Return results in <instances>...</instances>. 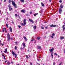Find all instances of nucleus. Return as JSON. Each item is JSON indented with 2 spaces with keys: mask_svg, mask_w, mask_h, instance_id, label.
Here are the masks:
<instances>
[{
  "mask_svg": "<svg viewBox=\"0 0 65 65\" xmlns=\"http://www.w3.org/2000/svg\"><path fill=\"white\" fill-rule=\"evenodd\" d=\"M12 24H14V22H12Z\"/></svg>",
  "mask_w": 65,
  "mask_h": 65,
  "instance_id": "nucleus-50",
  "label": "nucleus"
},
{
  "mask_svg": "<svg viewBox=\"0 0 65 65\" xmlns=\"http://www.w3.org/2000/svg\"><path fill=\"white\" fill-rule=\"evenodd\" d=\"M41 29H44V28L43 27L41 26Z\"/></svg>",
  "mask_w": 65,
  "mask_h": 65,
  "instance_id": "nucleus-28",
  "label": "nucleus"
},
{
  "mask_svg": "<svg viewBox=\"0 0 65 65\" xmlns=\"http://www.w3.org/2000/svg\"><path fill=\"white\" fill-rule=\"evenodd\" d=\"M23 23H21L20 24L22 26H25L26 25V20L25 19L23 20Z\"/></svg>",
  "mask_w": 65,
  "mask_h": 65,
  "instance_id": "nucleus-1",
  "label": "nucleus"
},
{
  "mask_svg": "<svg viewBox=\"0 0 65 65\" xmlns=\"http://www.w3.org/2000/svg\"><path fill=\"white\" fill-rule=\"evenodd\" d=\"M1 10H0V14H1Z\"/></svg>",
  "mask_w": 65,
  "mask_h": 65,
  "instance_id": "nucleus-54",
  "label": "nucleus"
},
{
  "mask_svg": "<svg viewBox=\"0 0 65 65\" xmlns=\"http://www.w3.org/2000/svg\"><path fill=\"white\" fill-rule=\"evenodd\" d=\"M54 35H55V34L53 33V34H52V36H54Z\"/></svg>",
  "mask_w": 65,
  "mask_h": 65,
  "instance_id": "nucleus-32",
  "label": "nucleus"
},
{
  "mask_svg": "<svg viewBox=\"0 0 65 65\" xmlns=\"http://www.w3.org/2000/svg\"><path fill=\"white\" fill-rule=\"evenodd\" d=\"M11 2L12 3V5L14 6L15 8H17V6L15 4V3L13 1H12Z\"/></svg>",
  "mask_w": 65,
  "mask_h": 65,
  "instance_id": "nucleus-3",
  "label": "nucleus"
},
{
  "mask_svg": "<svg viewBox=\"0 0 65 65\" xmlns=\"http://www.w3.org/2000/svg\"><path fill=\"white\" fill-rule=\"evenodd\" d=\"M59 2H60V3H61L62 2V1L60 0L59 1Z\"/></svg>",
  "mask_w": 65,
  "mask_h": 65,
  "instance_id": "nucleus-30",
  "label": "nucleus"
},
{
  "mask_svg": "<svg viewBox=\"0 0 65 65\" xmlns=\"http://www.w3.org/2000/svg\"><path fill=\"white\" fill-rule=\"evenodd\" d=\"M2 56H3L4 57H5V56H4V55H3V54L2 55Z\"/></svg>",
  "mask_w": 65,
  "mask_h": 65,
  "instance_id": "nucleus-48",
  "label": "nucleus"
},
{
  "mask_svg": "<svg viewBox=\"0 0 65 65\" xmlns=\"http://www.w3.org/2000/svg\"><path fill=\"white\" fill-rule=\"evenodd\" d=\"M11 40H13V38L12 37H11Z\"/></svg>",
  "mask_w": 65,
  "mask_h": 65,
  "instance_id": "nucleus-45",
  "label": "nucleus"
},
{
  "mask_svg": "<svg viewBox=\"0 0 65 65\" xmlns=\"http://www.w3.org/2000/svg\"><path fill=\"white\" fill-rule=\"evenodd\" d=\"M2 46H3V45H4V44H2Z\"/></svg>",
  "mask_w": 65,
  "mask_h": 65,
  "instance_id": "nucleus-53",
  "label": "nucleus"
},
{
  "mask_svg": "<svg viewBox=\"0 0 65 65\" xmlns=\"http://www.w3.org/2000/svg\"><path fill=\"white\" fill-rule=\"evenodd\" d=\"M64 27H65V25H63L62 26V28H63Z\"/></svg>",
  "mask_w": 65,
  "mask_h": 65,
  "instance_id": "nucleus-34",
  "label": "nucleus"
},
{
  "mask_svg": "<svg viewBox=\"0 0 65 65\" xmlns=\"http://www.w3.org/2000/svg\"><path fill=\"white\" fill-rule=\"evenodd\" d=\"M51 37H52V38H54V37H53V36H51Z\"/></svg>",
  "mask_w": 65,
  "mask_h": 65,
  "instance_id": "nucleus-33",
  "label": "nucleus"
},
{
  "mask_svg": "<svg viewBox=\"0 0 65 65\" xmlns=\"http://www.w3.org/2000/svg\"><path fill=\"white\" fill-rule=\"evenodd\" d=\"M30 14H32V11H30Z\"/></svg>",
  "mask_w": 65,
  "mask_h": 65,
  "instance_id": "nucleus-41",
  "label": "nucleus"
},
{
  "mask_svg": "<svg viewBox=\"0 0 65 65\" xmlns=\"http://www.w3.org/2000/svg\"><path fill=\"white\" fill-rule=\"evenodd\" d=\"M39 58H41V57H40V56H39Z\"/></svg>",
  "mask_w": 65,
  "mask_h": 65,
  "instance_id": "nucleus-56",
  "label": "nucleus"
},
{
  "mask_svg": "<svg viewBox=\"0 0 65 65\" xmlns=\"http://www.w3.org/2000/svg\"><path fill=\"white\" fill-rule=\"evenodd\" d=\"M4 29H3L2 30V32H4Z\"/></svg>",
  "mask_w": 65,
  "mask_h": 65,
  "instance_id": "nucleus-40",
  "label": "nucleus"
},
{
  "mask_svg": "<svg viewBox=\"0 0 65 65\" xmlns=\"http://www.w3.org/2000/svg\"><path fill=\"white\" fill-rule=\"evenodd\" d=\"M11 63H12V64H13V62L12 61L11 62Z\"/></svg>",
  "mask_w": 65,
  "mask_h": 65,
  "instance_id": "nucleus-51",
  "label": "nucleus"
},
{
  "mask_svg": "<svg viewBox=\"0 0 65 65\" xmlns=\"http://www.w3.org/2000/svg\"><path fill=\"white\" fill-rule=\"evenodd\" d=\"M26 57L27 59H29V57H28V55H26Z\"/></svg>",
  "mask_w": 65,
  "mask_h": 65,
  "instance_id": "nucleus-22",
  "label": "nucleus"
},
{
  "mask_svg": "<svg viewBox=\"0 0 65 65\" xmlns=\"http://www.w3.org/2000/svg\"><path fill=\"white\" fill-rule=\"evenodd\" d=\"M48 27H45V29H47V28H48Z\"/></svg>",
  "mask_w": 65,
  "mask_h": 65,
  "instance_id": "nucleus-36",
  "label": "nucleus"
},
{
  "mask_svg": "<svg viewBox=\"0 0 65 65\" xmlns=\"http://www.w3.org/2000/svg\"><path fill=\"white\" fill-rule=\"evenodd\" d=\"M37 14H38V13H35V14H34V15L35 17V16H36L37 15Z\"/></svg>",
  "mask_w": 65,
  "mask_h": 65,
  "instance_id": "nucleus-19",
  "label": "nucleus"
},
{
  "mask_svg": "<svg viewBox=\"0 0 65 65\" xmlns=\"http://www.w3.org/2000/svg\"><path fill=\"white\" fill-rule=\"evenodd\" d=\"M36 22H37V20L36 21Z\"/></svg>",
  "mask_w": 65,
  "mask_h": 65,
  "instance_id": "nucleus-64",
  "label": "nucleus"
},
{
  "mask_svg": "<svg viewBox=\"0 0 65 65\" xmlns=\"http://www.w3.org/2000/svg\"><path fill=\"white\" fill-rule=\"evenodd\" d=\"M6 27L7 28H8V24H6Z\"/></svg>",
  "mask_w": 65,
  "mask_h": 65,
  "instance_id": "nucleus-25",
  "label": "nucleus"
},
{
  "mask_svg": "<svg viewBox=\"0 0 65 65\" xmlns=\"http://www.w3.org/2000/svg\"><path fill=\"white\" fill-rule=\"evenodd\" d=\"M64 25H65V22L64 23Z\"/></svg>",
  "mask_w": 65,
  "mask_h": 65,
  "instance_id": "nucleus-63",
  "label": "nucleus"
},
{
  "mask_svg": "<svg viewBox=\"0 0 65 65\" xmlns=\"http://www.w3.org/2000/svg\"><path fill=\"white\" fill-rule=\"evenodd\" d=\"M37 60L38 61H39V60L38 59Z\"/></svg>",
  "mask_w": 65,
  "mask_h": 65,
  "instance_id": "nucleus-61",
  "label": "nucleus"
},
{
  "mask_svg": "<svg viewBox=\"0 0 65 65\" xmlns=\"http://www.w3.org/2000/svg\"><path fill=\"white\" fill-rule=\"evenodd\" d=\"M33 28L34 29V30H35L36 29V26L35 25V26H34Z\"/></svg>",
  "mask_w": 65,
  "mask_h": 65,
  "instance_id": "nucleus-13",
  "label": "nucleus"
},
{
  "mask_svg": "<svg viewBox=\"0 0 65 65\" xmlns=\"http://www.w3.org/2000/svg\"><path fill=\"white\" fill-rule=\"evenodd\" d=\"M62 62H61L59 64V65H61L62 64Z\"/></svg>",
  "mask_w": 65,
  "mask_h": 65,
  "instance_id": "nucleus-38",
  "label": "nucleus"
},
{
  "mask_svg": "<svg viewBox=\"0 0 65 65\" xmlns=\"http://www.w3.org/2000/svg\"><path fill=\"white\" fill-rule=\"evenodd\" d=\"M20 1H21V2H23V3H24V0H21Z\"/></svg>",
  "mask_w": 65,
  "mask_h": 65,
  "instance_id": "nucleus-24",
  "label": "nucleus"
},
{
  "mask_svg": "<svg viewBox=\"0 0 65 65\" xmlns=\"http://www.w3.org/2000/svg\"><path fill=\"white\" fill-rule=\"evenodd\" d=\"M8 7L9 8V11H11V10H12V9L11 8V6H10V5H9L8 6Z\"/></svg>",
  "mask_w": 65,
  "mask_h": 65,
  "instance_id": "nucleus-7",
  "label": "nucleus"
},
{
  "mask_svg": "<svg viewBox=\"0 0 65 65\" xmlns=\"http://www.w3.org/2000/svg\"><path fill=\"white\" fill-rule=\"evenodd\" d=\"M12 54L13 55V56H15V58H17V54H16L13 51H12Z\"/></svg>",
  "mask_w": 65,
  "mask_h": 65,
  "instance_id": "nucleus-5",
  "label": "nucleus"
},
{
  "mask_svg": "<svg viewBox=\"0 0 65 65\" xmlns=\"http://www.w3.org/2000/svg\"><path fill=\"white\" fill-rule=\"evenodd\" d=\"M55 62H53V65H55Z\"/></svg>",
  "mask_w": 65,
  "mask_h": 65,
  "instance_id": "nucleus-49",
  "label": "nucleus"
},
{
  "mask_svg": "<svg viewBox=\"0 0 65 65\" xmlns=\"http://www.w3.org/2000/svg\"><path fill=\"white\" fill-rule=\"evenodd\" d=\"M17 48V47L16 46H15V50H16Z\"/></svg>",
  "mask_w": 65,
  "mask_h": 65,
  "instance_id": "nucleus-35",
  "label": "nucleus"
},
{
  "mask_svg": "<svg viewBox=\"0 0 65 65\" xmlns=\"http://www.w3.org/2000/svg\"><path fill=\"white\" fill-rule=\"evenodd\" d=\"M29 57L30 58V57H31V56L30 55H29Z\"/></svg>",
  "mask_w": 65,
  "mask_h": 65,
  "instance_id": "nucleus-58",
  "label": "nucleus"
},
{
  "mask_svg": "<svg viewBox=\"0 0 65 65\" xmlns=\"http://www.w3.org/2000/svg\"><path fill=\"white\" fill-rule=\"evenodd\" d=\"M4 2H6V0H4Z\"/></svg>",
  "mask_w": 65,
  "mask_h": 65,
  "instance_id": "nucleus-55",
  "label": "nucleus"
},
{
  "mask_svg": "<svg viewBox=\"0 0 65 65\" xmlns=\"http://www.w3.org/2000/svg\"><path fill=\"white\" fill-rule=\"evenodd\" d=\"M15 43H16V45H17L18 44V42H16Z\"/></svg>",
  "mask_w": 65,
  "mask_h": 65,
  "instance_id": "nucleus-37",
  "label": "nucleus"
},
{
  "mask_svg": "<svg viewBox=\"0 0 65 65\" xmlns=\"http://www.w3.org/2000/svg\"><path fill=\"white\" fill-rule=\"evenodd\" d=\"M23 48H25V47L26 46L25 45V43H23Z\"/></svg>",
  "mask_w": 65,
  "mask_h": 65,
  "instance_id": "nucleus-15",
  "label": "nucleus"
},
{
  "mask_svg": "<svg viewBox=\"0 0 65 65\" xmlns=\"http://www.w3.org/2000/svg\"><path fill=\"white\" fill-rule=\"evenodd\" d=\"M33 40H34V39L32 40H31V41H33Z\"/></svg>",
  "mask_w": 65,
  "mask_h": 65,
  "instance_id": "nucleus-47",
  "label": "nucleus"
},
{
  "mask_svg": "<svg viewBox=\"0 0 65 65\" xmlns=\"http://www.w3.org/2000/svg\"><path fill=\"white\" fill-rule=\"evenodd\" d=\"M15 16H16V17H17V14H15Z\"/></svg>",
  "mask_w": 65,
  "mask_h": 65,
  "instance_id": "nucleus-52",
  "label": "nucleus"
},
{
  "mask_svg": "<svg viewBox=\"0 0 65 65\" xmlns=\"http://www.w3.org/2000/svg\"><path fill=\"white\" fill-rule=\"evenodd\" d=\"M65 27H64V28H63V31H64V30H65Z\"/></svg>",
  "mask_w": 65,
  "mask_h": 65,
  "instance_id": "nucleus-31",
  "label": "nucleus"
},
{
  "mask_svg": "<svg viewBox=\"0 0 65 65\" xmlns=\"http://www.w3.org/2000/svg\"><path fill=\"white\" fill-rule=\"evenodd\" d=\"M9 29L10 32H12V28H11V27H10Z\"/></svg>",
  "mask_w": 65,
  "mask_h": 65,
  "instance_id": "nucleus-14",
  "label": "nucleus"
},
{
  "mask_svg": "<svg viewBox=\"0 0 65 65\" xmlns=\"http://www.w3.org/2000/svg\"><path fill=\"white\" fill-rule=\"evenodd\" d=\"M60 7L61 8H63V5H62L61 4L60 5Z\"/></svg>",
  "mask_w": 65,
  "mask_h": 65,
  "instance_id": "nucleus-21",
  "label": "nucleus"
},
{
  "mask_svg": "<svg viewBox=\"0 0 65 65\" xmlns=\"http://www.w3.org/2000/svg\"><path fill=\"white\" fill-rule=\"evenodd\" d=\"M7 41H9L11 39L9 34L8 33L7 34Z\"/></svg>",
  "mask_w": 65,
  "mask_h": 65,
  "instance_id": "nucleus-4",
  "label": "nucleus"
},
{
  "mask_svg": "<svg viewBox=\"0 0 65 65\" xmlns=\"http://www.w3.org/2000/svg\"><path fill=\"white\" fill-rule=\"evenodd\" d=\"M6 20H8V18H6Z\"/></svg>",
  "mask_w": 65,
  "mask_h": 65,
  "instance_id": "nucleus-59",
  "label": "nucleus"
},
{
  "mask_svg": "<svg viewBox=\"0 0 65 65\" xmlns=\"http://www.w3.org/2000/svg\"><path fill=\"white\" fill-rule=\"evenodd\" d=\"M41 4L42 5V6L43 7V6H44V4H43V3H41Z\"/></svg>",
  "mask_w": 65,
  "mask_h": 65,
  "instance_id": "nucleus-18",
  "label": "nucleus"
},
{
  "mask_svg": "<svg viewBox=\"0 0 65 65\" xmlns=\"http://www.w3.org/2000/svg\"><path fill=\"white\" fill-rule=\"evenodd\" d=\"M30 65H32V62H30Z\"/></svg>",
  "mask_w": 65,
  "mask_h": 65,
  "instance_id": "nucleus-44",
  "label": "nucleus"
},
{
  "mask_svg": "<svg viewBox=\"0 0 65 65\" xmlns=\"http://www.w3.org/2000/svg\"><path fill=\"white\" fill-rule=\"evenodd\" d=\"M23 38H24V39H25V40L26 39V40L27 39V38H26V37L25 36Z\"/></svg>",
  "mask_w": 65,
  "mask_h": 65,
  "instance_id": "nucleus-23",
  "label": "nucleus"
},
{
  "mask_svg": "<svg viewBox=\"0 0 65 65\" xmlns=\"http://www.w3.org/2000/svg\"><path fill=\"white\" fill-rule=\"evenodd\" d=\"M40 37H37V40H39L40 39Z\"/></svg>",
  "mask_w": 65,
  "mask_h": 65,
  "instance_id": "nucleus-12",
  "label": "nucleus"
},
{
  "mask_svg": "<svg viewBox=\"0 0 65 65\" xmlns=\"http://www.w3.org/2000/svg\"><path fill=\"white\" fill-rule=\"evenodd\" d=\"M25 41H27V40L26 39H25Z\"/></svg>",
  "mask_w": 65,
  "mask_h": 65,
  "instance_id": "nucleus-57",
  "label": "nucleus"
},
{
  "mask_svg": "<svg viewBox=\"0 0 65 65\" xmlns=\"http://www.w3.org/2000/svg\"><path fill=\"white\" fill-rule=\"evenodd\" d=\"M4 60H6V59H5V56H4Z\"/></svg>",
  "mask_w": 65,
  "mask_h": 65,
  "instance_id": "nucleus-43",
  "label": "nucleus"
},
{
  "mask_svg": "<svg viewBox=\"0 0 65 65\" xmlns=\"http://www.w3.org/2000/svg\"><path fill=\"white\" fill-rule=\"evenodd\" d=\"M54 55H56V56H57V55H58V54H57V53H54Z\"/></svg>",
  "mask_w": 65,
  "mask_h": 65,
  "instance_id": "nucleus-29",
  "label": "nucleus"
},
{
  "mask_svg": "<svg viewBox=\"0 0 65 65\" xmlns=\"http://www.w3.org/2000/svg\"><path fill=\"white\" fill-rule=\"evenodd\" d=\"M7 62V60L5 61V63H6Z\"/></svg>",
  "mask_w": 65,
  "mask_h": 65,
  "instance_id": "nucleus-42",
  "label": "nucleus"
},
{
  "mask_svg": "<svg viewBox=\"0 0 65 65\" xmlns=\"http://www.w3.org/2000/svg\"><path fill=\"white\" fill-rule=\"evenodd\" d=\"M4 29H5V31L6 32H7V31H6V28H4Z\"/></svg>",
  "mask_w": 65,
  "mask_h": 65,
  "instance_id": "nucleus-26",
  "label": "nucleus"
},
{
  "mask_svg": "<svg viewBox=\"0 0 65 65\" xmlns=\"http://www.w3.org/2000/svg\"><path fill=\"white\" fill-rule=\"evenodd\" d=\"M18 27L19 28H21V26L19 25Z\"/></svg>",
  "mask_w": 65,
  "mask_h": 65,
  "instance_id": "nucleus-39",
  "label": "nucleus"
},
{
  "mask_svg": "<svg viewBox=\"0 0 65 65\" xmlns=\"http://www.w3.org/2000/svg\"><path fill=\"white\" fill-rule=\"evenodd\" d=\"M52 1V0H49V2H51Z\"/></svg>",
  "mask_w": 65,
  "mask_h": 65,
  "instance_id": "nucleus-46",
  "label": "nucleus"
},
{
  "mask_svg": "<svg viewBox=\"0 0 65 65\" xmlns=\"http://www.w3.org/2000/svg\"><path fill=\"white\" fill-rule=\"evenodd\" d=\"M54 50V48H52L51 50L50 49L49 51H50V53L51 52V56L52 57V59L53 58V51Z\"/></svg>",
  "mask_w": 65,
  "mask_h": 65,
  "instance_id": "nucleus-2",
  "label": "nucleus"
},
{
  "mask_svg": "<svg viewBox=\"0 0 65 65\" xmlns=\"http://www.w3.org/2000/svg\"><path fill=\"white\" fill-rule=\"evenodd\" d=\"M7 64L8 65H10V62H9V61H8L7 62Z\"/></svg>",
  "mask_w": 65,
  "mask_h": 65,
  "instance_id": "nucleus-20",
  "label": "nucleus"
},
{
  "mask_svg": "<svg viewBox=\"0 0 65 65\" xmlns=\"http://www.w3.org/2000/svg\"><path fill=\"white\" fill-rule=\"evenodd\" d=\"M58 58H59V57H60V56L59 55L58 56Z\"/></svg>",
  "mask_w": 65,
  "mask_h": 65,
  "instance_id": "nucleus-60",
  "label": "nucleus"
},
{
  "mask_svg": "<svg viewBox=\"0 0 65 65\" xmlns=\"http://www.w3.org/2000/svg\"><path fill=\"white\" fill-rule=\"evenodd\" d=\"M37 48L39 50H41V47L40 46H37Z\"/></svg>",
  "mask_w": 65,
  "mask_h": 65,
  "instance_id": "nucleus-9",
  "label": "nucleus"
},
{
  "mask_svg": "<svg viewBox=\"0 0 65 65\" xmlns=\"http://www.w3.org/2000/svg\"><path fill=\"white\" fill-rule=\"evenodd\" d=\"M50 27H56V25L52 24L50 25Z\"/></svg>",
  "mask_w": 65,
  "mask_h": 65,
  "instance_id": "nucleus-8",
  "label": "nucleus"
},
{
  "mask_svg": "<svg viewBox=\"0 0 65 65\" xmlns=\"http://www.w3.org/2000/svg\"><path fill=\"white\" fill-rule=\"evenodd\" d=\"M28 52L29 51V50H28Z\"/></svg>",
  "mask_w": 65,
  "mask_h": 65,
  "instance_id": "nucleus-62",
  "label": "nucleus"
},
{
  "mask_svg": "<svg viewBox=\"0 0 65 65\" xmlns=\"http://www.w3.org/2000/svg\"><path fill=\"white\" fill-rule=\"evenodd\" d=\"M11 2V1L10 0H9V1L8 2H9V3H10V2Z\"/></svg>",
  "mask_w": 65,
  "mask_h": 65,
  "instance_id": "nucleus-27",
  "label": "nucleus"
},
{
  "mask_svg": "<svg viewBox=\"0 0 65 65\" xmlns=\"http://www.w3.org/2000/svg\"><path fill=\"white\" fill-rule=\"evenodd\" d=\"M59 12L60 14H61V13L62 12V9L61 8H60L59 9Z\"/></svg>",
  "mask_w": 65,
  "mask_h": 65,
  "instance_id": "nucleus-6",
  "label": "nucleus"
},
{
  "mask_svg": "<svg viewBox=\"0 0 65 65\" xmlns=\"http://www.w3.org/2000/svg\"><path fill=\"white\" fill-rule=\"evenodd\" d=\"M29 21L30 22H31L32 23V24L34 23V21H33V20H31L30 19H29Z\"/></svg>",
  "mask_w": 65,
  "mask_h": 65,
  "instance_id": "nucleus-10",
  "label": "nucleus"
},
{
  "mask_svg": "<svg viewBox=\"0 0 65 65\" xmlns=\"http://www.w3.org/2000/svg\"><path fill=\"white\" fill-rule=\"evenodd\" d=\"M21 12L24 13H25V11L24 10H21Z\"/></svg>",
  "mask_w": 65,
  "mask_h": 65,
  "instance_id": "nucleus-11",
  "label": "nucleus"
},
{
  "mask_svg": "<svg viewBox=\"0 0 65 65\" xmlns=\"http://www.w3.org/2000/svg\"><path fill=\"white\" fill-rule=\"evenodd\" d=\"M4 52L5 53H7V48H6V49H5V51H4Z\"/></svg>",
  "mask_w": 65,
  "mask_h": 65,
  "instance_id": "nucleus-16",
  "label": "nucleus"
},
{
  "mask_svg": "<svg viewBox=\"0 0 65 65\" xmlns=\"http://www.w3.org/2000/svg\"><path fill=\"white\" fill-rule=\"evenodd\" d=\"M60 38V39H61V40L64 39V37H61Z\"/></svg>",
  "mask_w": 65,
  "mask_h": 65,
  "instance_id": "nucleus-17",
  "label": "nucleus"
}]
</instances>
